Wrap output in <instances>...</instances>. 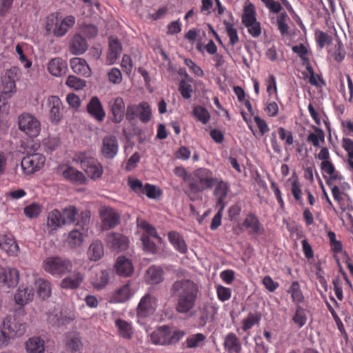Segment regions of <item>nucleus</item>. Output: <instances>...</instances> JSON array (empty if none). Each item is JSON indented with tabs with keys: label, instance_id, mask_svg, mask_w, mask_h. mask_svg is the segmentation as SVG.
<instances>
[{
	"label": "nucleus",
	"instance_id": "f257e3e1",
	"mask_svg": "<svg viewBox=\"0 0 353 353\" xmlns=\"http://www.w3.org/2000/svg\"><path fill=\"white\" fill-rule=\"evenodd\" d=\"M170 291L176 301L177 313L187 315L194 310L199 292L198 284L190 279H179L172 284Z\"/></svg>",
	"mask_w": 353,
	"mask_h": 353
},
{
	"label": "nucleus",
	"instance_id": "f03ea898",
	"mask_svg": "<svg viewBox=\"0 0 353 353\" xmlns=\"http://www.w3.org/2000/svg\"><path fill=\"white\" fill-rule=\"evenodd\" d=\"M216 182V177L212 170L201 167L191 172V179L188 189L185 193L190 200H195V195L205 190H211Z\"/></svg>",
	"mask_w": 353,
	"mask_h": 353
},
{
	"label": "nucleus",
	"instance_id": "7ed1b4c3",
	"mask_svg": "<svg viewBox=\"0 0 353 353\" xmlns=\"http://www.w3.org/2000/svg\"><path fill=\"white\" fill-rule=\"evenodd\" d=\"M73 161L80 164L81 168L92 179L96 180L102 176L103 169L101 164L94 157L91 151H83L76 153Z\"/></svg>",
	"mask_w": 353,
	"mask_h": 353
},
{
	"label": "nucleus",
	"instance_id": "20e7f679",
	"mask_svg": "<svg viewBox=\"0 0 353 353\" xmlns=\"http://www.w3.org/2000/svg\"><path fill=\"white\" fill-rule=\"evenodd\" d=\"M185 334V332L183 330L162 325L151 334L150 339L155 345H169L178 343Z\"/></svg>",
	"mask_w": 353,
	"mask_h": 353
},
{
	"label": "nucleus",
	"instance_id": "39448f33",
	"mask_svg": "<svg viewBox=\"0 0 353 353\" xmlns=\"http://www.w3.org/2000/svg\"><path fill=\"white\" fill-rule=\"evenodd\" d=\"M75 21L76 19L72 15L59 19L57 14L52 13L46 17L45 28L48 33H52L57 37H62L69 28L73 27Z\"/></svg>",
	"mask_w": 353,
	"mask_h": 353
},
{
	"label": "nucleus",
	"instance_id": "423d86ee",
	"mask_svg": "<svg viewBox=\"0 0 353 353\" xmlns=\"http://www.w3.org/2000/svg\"><path fill=\"white\" fill-rule=\"evenodd\" d=\"M61 214L64 225H71L76 223L83 230H87L90 221V212L81 211V213L74 205H69L62 209Z\"/></svg>",
	"mask_w": 353,
	"mask_h": 353
},
{
	"label": "nucleus",
	"instance_id": "0eeeda50",
	"mask_svg": "<svg viewBox=\"0 0 353 353\" xmlns=\"http://www.w3.org/2000/svg\"><path fill=\"white\" fill-rule=\"evenodd\" d=\"M43 270L54 276L61 277L64 274L71 272L72 269V261L66 258L61 256L47 257L42 264Z\"/></svg>",
	"mask_w": 353,
	"mask_h": 353
},
{
	"label": "nucleus",
	"instance_id": "6e6552de",
	"mask_svg": "<svg viewBox=\"0 0 353 353\" xmlns=\"http://www.w3.org/2000/svg\"><path fill=\"white\" fill-rule=\"evenodd\" d=\"M242 23L248 28V33L254 38L261 34V23L256 20L255 8L253 4L245 6L242 14Z\"/></svg>",
	"mask_w": 353,
	"mask_h": 353
},
{
	"label": "nucleus",
	"instance_id": "1a4fd4ad",
	"mask_svg": "<svg viewBox=\"0 0 353 353\" xmlns=\"http://www.w3.org/2000/svg\"><path fill=\"white\" fill-rule=\"evenodd\" d=\"M19 129L30 137H37L41 132L40 121L32 114L23 112L18 117Z\"/></svg>",
	"mask_w": 353,
	"mask_h": 353
},
{
	"label": "nucleus",
	"instance_id": "9d476101",
	"mask_svg": "<svg viewBox=\"0 0 353 353\" xmlns=\"http://www.w3.org/2000/svg\"><path fill=\"white\" fill-rule=\"evenodd\" d=\"M46 157L40 153L27 154L22 159L21 165L23 172L32 174L44 166Z\"/></svg>",
	"mask_w": 353,
	"mask_h": 353
},
{
	"label": "nucleus",
	"instance_id": "9b49d317",
	"mask_svg": "<svg viewBox=\"0 0 353 353\" xmlns=\"http://www.w3.org/2000/svg\"><path fill=\"white\" fill-rule=\"evenodd\" d=\"M19 74L20 70L16 67L11 68L6 72L1 77L0 86V90L3 94L10 97L11 94L16 92L15 81L18 79Z\"/></svg>",
	"mask_w": 353,
	"mask_h": 353
},
{
	"label": "nucleus",
	"instance_id": "f8f14e48",
	"mask_svg": "<svg viewBox=\"0 0 353 353\" xmlns=\"http://www.w3.org/2000/svg\"><path fill=\"white\" fill-rule=\"evenodd\" d=\"M4 332H6L10 338L23 336L27 329V324L21 322L17 319H12L10 317H6L2 323Z\"/></svg>",
	"mask_w": 353,
	"mask_h": 353
},
{
	"label": "nucleus",
	"instance_id": "ddd939ff",
	"mask_svg": "<svg viewBox=\"0 0 353 353\" xmlns=\"http://www.w3.org/2000/svg\"><path fill=\"white\" fill-rule=\"evenodd\" d=\"M101 228L108 230L115 228L120 223V215L116 210L110 207H105L100 211Z\"/></svg>",
	"mask_w": 353,
	"mask_h": 353
},
{
	"label": "nucleus",
	"instance_id": "4468645a",
	"mask_svg": "<svg viewBox=\"0 0 353 353\" xmlns=\"http://www.w3.org/2000/svg\"><path fill=\"white\" fill-rule=\"evenodd\" d=\"M105 243L110 249L117 252L127 250L129 245L128 238L117 232L109 233L106 236Z\"/></svg>",
	"mask_w": 353,
	"mask_h": 353
},
{
	"label": "nucleus",
	"instance_id": "2eb2a0df",
	"mask_svg": "<svg viewBox=\"0 0 353 353\" xmlns=\"http://www.w3.org/2000/svg\"><path fill=\"white\" fill-rule=\"evenodd\" d=\"M156 307L157 299L150 294H146L141 299L137 306V315L142 318L149 316L155 312Z\"/></svg>",
	"mask_w": 353,
	"mask_h": 353
},
{
	"label": "nucleus",
	"instance_id": "dca6fc26",
	"mask_svg": "<svg viewBox=\"0 0 353 353\" xmlns=\"http://www.w3.org/2000/svg\"><path fill=\"white\" fill-rule=\"evenodd\" d=\"M19 281V272L16 268H6L0 265V284L8 288L16 287Z\"/></svg>",
	"mask_w": 353,
	"mask_h": 353
},
{
	"label": "nucleus",
	"instance_id": "f3484780",
	"mask_svg": "<svg viewBox=\"0 0 353 353\" xmlns=\"http://www.w3.org/2000/svg\"><path fill=\"white\" fill-rule=\"evenodd\" d=\"M214 187L213 194L216 199V207H220V210H223L226 205L225 200L229 192V185L216 177V182Z\"/></svg>",
	"mask_w": 353,
	"mask_h": 353
},
{
	"label": "nucleus",
	"instance_id": "a211bd4d",
	"mask_svg": "<svg viewBox=\"0 0 353 353\" xmlns=\"http://www.w3.org/2000/svg\"><path fill=\"white\" fill-rule=\"evenodd\" d=\"M242 225L245 229L249 230L250 234L261 236L265 233L263 225L254 213H248L243 221Z\"/></svg>",
	"mask_w": 353,
	"mask_h": 353
},
{
	"label": "nucleus",
	"instance_id": "6ab92c4d",
	"mask_svg": "<svg viewBox=\"0 0 353 353\" xmlns=\"http://www.w3.org/2000/svg\"><path fill=\"white\" fill-rule=\"evenodd\" d=\"M63 341L68 352L70 353H81L83 343L79 332H71L65 333Z\"/></svg>",
	"mask_w": 353,
	"mask_h": 353
},
{
	"label": "nucleus",
	"instance_id": "aec40b11",
	"mask_svg": "<svg viewBox=\"0 0 353 353\" xmlns=\"http://www.w3.org/2000/svg\"><path fill=\"white\" fill-rule=\"evenodd\" d=\"M49 108V117L52 123H58L62 118V103L57 96H50L48 98Z\"/></svg>",
	"mask_w": 353,
	"mask_h": 353
},
{
	"label": "nucleus",
	"instance_id": "412c9836",
	"mask_svg": "<svg viewBox=\"0 0 353 353\" xmlns=\"http://www.w3.org/2000/svg\"><path fill=\"white\" fill-rule=\"evenodd\" d=\"M119 144L117 138L112 135L104 137L102 141L101 153L107 159L114 158L118 152Z\"/></svg>",
	"mask_w": 353,
	"mask_h": 353
},
{
	"label": "nucleus",
	"instance_id": "4be33fe9",
	"mask_svg": "<svg viewBox=\"0 0 353 353\" xmlns=\"http://www.w3.org/2000/svg\"><path fill=\"white\" fill-rule=\"evenodd\" d=\"M59 170L61 172L63 177L71 183L83 184L86 181L84 174L72 166L62 165Z\"/></svg>",
	"mask_w": 353,
	"mask_h": 353
},
{
	"label": "nucleus",
	"instance_id": "5701e85b",
	"mask_svg": "<svg viewBox=\"0 0 353 353\" xmlns=\"http://www.w3.org/2000/svg\"><path fill=\"white\" fill-rule=\"evenodd\" d=\"M112 114V121L115 123H121L125 116V104L121 97H116L109 102Z\"/></svg>",
	"mask_w": 353,
	"mask_h": 353
},
{
	"label": "nucleus",
	"instance_id": "b1692460",
	"mask_svg": "<svg viewBox=\"0 0 353 353\" xmlns=\"http://www.w3.org/2000/svg\"><path fill=\"white\" fill-rule=\"evenodd\" d=\"M87 111L96 121L101 122L104 120L105 112L97 97L91 98L87 105Z\"/></svg>",
	"mask_w": 353,
	"mask_h": 353
},
{
	"label": "nucleus",
	"instance_id": "393cba45",
	"mask_svg": "<svg viewBox=\"0 0 353 353\" xmlns=\"http://www.w3.org/2000/svg\"><path fill=\"white\" fill-rule=\"evenodd\" d=\"M0 248L10 256H17L19 250L18 243L10 234L0 235Z\"/></svg>",
	"mask_w": 353,
	"mask_h": 353
},
{
	"label": "nucleus",
	"instance_id": "a878e982",
	"mask_svg": "<svg viewBox=\"0 0 353 353\" xmlns=\"http://www.w3.org/2000/svg\"><path fill=\"white\" fill-rule=\"evenodd\" d=\"M88 47L86 39L78 33L72 37L69 43L70 52L74 55L83 54L88 50Z\"/></svg>",
	"mask_w": 353,
	"mask_h": 353
},
{
	"label": "nucleus",
	"instance_id": "bb28decb",
	"mask_svg": "<svg viewBox=\"0 0 353 353\" xmlns=\"http://www.w3.org/2000/svg\"><path fill=\"white\" fill-rule=\"evenodd\" d=\"M48 71L50 74L54 77H61L65 74L68 70V63L60 57L52 59L47 65Z\"/></svg>",
	"mask_w": 353,
	"mask_h": 353
},
{
	"label": "nucleus",
	"instance_id": "cd10ccee",
	"mask_svg": "<svg viewBox=\"0 0 353 353\" xmlns=\"http://www.w3.org/2000/svg\"><path fill=\"white\" fill-rule=\"evenodd\" d=\"M134 294L130 283L128 282L123 286L117 289L110 296V303H124L129 300Z\"/></svg>",
	"mask_w": 353,
	"mask_h": 353
},
{
	"label": "nucleus",
	"instance_id": "c85d7f7f",
	"mask_svg": "<svg viewBox=\"0 0 353 353\" xmlns=\"http://www.w3.org/2000/svg\"><path fill=\"white\" fill-rule=\"evenodd\" d=\"M70 65L74 73L84 77L91 76V69L84 59L80 57L72 58L70 61Z\"/></svg>",
	"mask_w": 353,
	"mask_h": 353
},
{
	"label": "nucleus",
	"instance_id": "c756f323",
	"mask_svg": "<svg viewBox=\"0 0 353 353\" xmlns=\"http://www.w3.org/2000/svg\"><path fill=\"white\" fill-rule=\"evenodd\" d=\"M223 347L228 353H241L242 350L240 339L234 332H229L225 335Z\"/></svg>",
	"mask_w": 353,
	"mask_h": 353
},
{
	"label": "nucleus",
	"instance_id": "7c9ffc66",
	"mask_svg": "<svg viewBox=\"0 0 353 353\" xmlns=\"http://www.w3.org/2000/svg\"><path fill=\"white\" fill-rule=\"evenodd\" d=\"M122 52V46L118 39L110 37L109 38V48L107 53V62L113 64L116 62Z\"/></svg>",
	"mask_w": 353,
	"mask_h": 353
},
{
	"label": "nucleus",
	"instance_id": "2f4dec72",
	"mask_svg": "<svg viewBox=\"0 0 353 353\" xmlns=\"http://www.w3.org/2000/svg\"><path fill=\"white\" fill-rule=\"evenodd\" d=\"M83 275L79 271H74L72 275L64 278L60 283L63 289L74 290L78 288L83 281Z\"/></svg>",
	"mask_w": 353,
	"mask_h": 353
},
{
	"label": "nucleus",
	"instance_id": "473e14b6",
	"mask_svg": "<svg viewBox=\"0 0 353 353\" xmlns=\"http://www.w3.org/2000/svg\"><path fill=\"white\" fill-rule=\"evenodd\" d=\"M115 327L118 334L124 339H132L134 330L132 324L123 319H118L115 321Z\"/></svg>",
	"mask_w": 353,
	"mask_h": 353
},
{
	"label": "nucleus",
	"instance_id": "72a5a7b5",
	"mask_svg": "<svg viewBox=\"0 0 353 353\" xmlns=\"http://www.w3.org/2000/svg\"><path fill=\"white\" fill-rule=\"evenodd\" d=\"M168 240L174 249L181 254H186L188 246L183 236L175 231H171L168 234Z\"/></svg>",
	"mask_w": 353,
	"mask_h": 353
},
{
	"label": "nucleus",
	"instance_id": "f704fd0d",
	"mask_svg": "<svg viewBox=\"0 0 353 353\" xmlns=\"http://www.w3.org/2000/svg\"><path fill=\"white\" fill-rule=\"evenodd\" d=\"M33 296L34 293L32 288L22 286L17 290L14 295V300L17 305L23 306L31 301Z\"/></svg>",
	"mask_w": 353,
	"mask_h": 353
},
{
	"label": "nucleus",
	"instance_id": "c9c22d12",
	"mask_svg": "<svg viewBox=\"0 0 353 353\" xmlns=\"http://www.w3.org/2000/svg\"><path fill=\"white\" fill-rule=\"evenodd\" d=\"M116 272L123 276H129L133 272V266L131 261L124 256H119L115 264Z\"/></svg>",
	"mask_w": 353,
	"mask_h": 353
},
{
	"label": "nucleus",
	"instance_id": "e433bc0d",
	"mask_svg": "<svg viewBox=\"0 0 353 353\" xmlns=\"http://www.w3.org/2000/svg\"><path fill=\"white\" fill-rule=\"evenodd\" d=\"M137 227L142 230L141 238H153L161 241V238L158 236L156 228L148 223L146 221L137 219Z\"/></svg>",
	"mask_w": 353,
	"mask_h": 353
},
{
	"label": "nucleus",
	"instance_id": "4c0bfd02",
	"mask_svg": "<svg viewBox=\"0 0 353 353\" xmlns=\"http://www.w3.org/2000/svg\"><path fill=\"white\" fill-rule=\"evenodd\" d=\"M261 319V313L250 312L246 317L241 321V329L243 332H248L255 325L260 323Z\"/></svg>",
	"mask_w": 353,
	"mask_h": 353
},
{
	"label": "nucleus",
	"instance_id": "58836bf2",
	"mask_svg": "<svg viewBox=\"0 0 353 353\" xmlns=\"http://www.w3.org/2000/svg\"><path fill=\"white\" fill-rule=\"evenodd\" d=\"M28 353H43L45 350V342L40 337H32L26 343Z\"/></svg>",
	"mask_w": 353,
	"mask_h": 353
},
{
	"label": "nucleus",
	"instance_id": "ea45409f",
	"mask_svg": "<svg viewBox=\"0 0 353 353\" xmlns=\"http://www.w3.org/2000/svg\"><path fill=\"white\" fill-rule=\"evenodd\" d=\"M48 227L51 230H56L63 224L61 211L55 209L49 212L47 221Z\"/></svg>",
	"mask_w": 353,
	"mask_h": 353
},
{
	"label": "nucleus",
	"instance_id": "a19ab883",
	"mask_svg": "<svg viewBox=\"0 0 353 353\" xmlns=\"http://www.w3.org/2000/svg\"><path fill=\"white\" fill-rule=\"evenodd\" d=\"M163 274L161 267L152 265L147 270V279L150 284H159L163 281Z\"/></svg>",
	"mask_w": 353,
	"mask_h": 353
},
{
	"label": "nucleus",
	"instance_id": "79ce46f5",
	"mask_svg": "<svg viewBox=\"0 0 353 353\" xmlns=\"http://www.w3.org/2000/svg\"><path fill=\"white\" fill-rule=\"evenodd\" d=\"M103 243L99 240L94 241L88 250L89 259L91 261H97L103 256Z\"/></svg>",
	"mask_w": 353,
	"mask_h": 353
},
{
	"label": "nucleus",
	"instance_id": "37998d69",
	"mask_svg": "<svg viewBox=\"0 0 353 353\" xmlns=\"http://www.w3.org/2000/svg\"><path fill=\"white\" fill-rule=\"evenodd\" d=\"M37 294L42 299H48L51 294L50 283L43 279L39 278L35 282Z\"/></svg>",
	"mask_w": 353,
	"mask_h": 353
},
{
	"label": "nucleus",
	"instance_id": "c03bdc74",
	"mask_svg": "<svg viewBox=\"0 0 353 353\" xmlns=\"http://www.w3.org/2000/svg\"><path fill=\"white\" fill-rule=\"evenodd\" d=\"M314 132H310L307 137V142L310 143L315 148H319L321 143L325 142V134L321 128L313 126Z\"/></svg>",
	"mask_w": 353,
	"mask_h": 353
},
{
	"label": "nucleus",
	"instance_id": "a18cd8bd",
	"mask_svg": "<svg viewBox=\"0 0 353 353\" xmlns=\"http://www.w3.org/2000/svg\"><path fill=\"white\" fill-rule=\"evenodd\" d=\"M288 293L290 294L292 301L295 303H301L304 301V296L301 290L300 285L296 281H292L288 290Z\"/></svg>",
	"mask_w": 353,
	"mask_h": 353
},
{
	"label": "nucleus",
	"instance_id": "49530a36",
	"mask_svg": "<svg viewBox=\"0 0 353 353\" xmlns=\"http://www.w3.org/2000/svg\"><path fill=\"white\" fill-rule=\"evenodd\" d=\"M194 117L203 124H207L210 119V114L208 110L201 105H196L193 108Z\"/></svg>",
	"mask_w": 353,
	"mask_h": 353
},
{
	"label": "nucleus",
	"instance_id": "de8ad7c7",
	"mask_svg": "<svg viewBox=\"0 0 353 353\" xmlns=\"http://www.w3.org/2000/svg\"><path fill=\"white\" fill-rule=\"evenodd\" d=\"M137 117L143 123H147L151 118V109L146 102L137 105Z\"/></svg>",
	"mask_w": 353,
	"mask_h": 353
},
{
	"label": "nucleus",
	"instance_id": "09e8293b",
	"mask_svg": "<svg viewBox=\"0 0 353 353\" xmlns=\"http://www.w3.org/2000/svg\"><path fill=\"white\" fill-rule=\"evenodd\" d=\"M216 310L217 309L214 306H204L199 318V325L204 326L210 319L213 318Z\"/></svg>",
	"mask_w": 353,
	"mask_h": 353
},
{
	"label": "nucleus",
	"instance_id": "8fccbe9b",
	"mask_svg": "<svg viewBox=\"0 0 353 353\" xmlns=\"http://www.w3.org/2000/svg\"><path fill=\"white\" fill-rule=\"evenodd\" d=\"M43 207L38 203H32L23 209L24 214L29 219L37 218L41 213Z\"/></svg>",
	"mask_w": 353,
	"mask_h": 353
},
{
	"label": "nucleus",
	"instance_id": "3c124183",
	"mask_svg": "<svg viewBox=\"0 0 353 353\" xmlns=\"http://www.w3.org/2000/svg\"><path fill=\"white\" fill-rule=\"evenodd\" d=\"M206 336L202 333H197L189 336L186 339V346L188 348H196L202 345Z\"/></svg>",
	"mask_w": 353,
	"mask_h": 353
},
{
	"label": "nucleus",
	"instance_id": "603ef678",
	"mask_svg": "<svg viewBox=\"0 0 353 353\" xmlns=\"http://www.w3.org/2000/svg\"><path fill=\"white\" fill-rule=\"evenodd\" d=\"M68 241L71 247H79L83 242V234L78 230H73L70 232Z\"/></svg>",
	"mask_w": 353,
	"mask_h": 353
},
{
	"label": "nucleus",
	"instance_id": "864d4df0",
	"mask_svg": "<svg viewBox=\"0 0 353 353\" xmlns=\"http://www.w3.org/2000/svg\"><path fill=\"white\" fill-rule=\"evenodd\" d=\"M307 319L305 310L300 305H297L292 317L293 322L298 325L299 328H301L305 325Z\"/></svg>",
	"mask_w": 353,
	"mask_h": 353
},
{
	"label": "nucleus",
	"instance_id": "5fc2aeb1",
	"mask_svg": "<svg viewBox=\"0 0 353 353\" xmlns=\"http://www.w3.org/2000/svg\"><path fill=\"white\" fill-rule=\"evenodd\" d=\"M314 36L316 42L321 49H323L326 45L331 44L332 41V37L321 30H316Z\"/></svg>",
	"mask_w": 353,
	"mask_h": 353
},
{
	"label": "nucleus",
	"instance_id": "6e6d98bb",
	"mask_svg": "<svg viewBox=\"0 0 353 353\" xmlns=\"http://www.w3.org/2000/svg\"><path fill=\"white\" fill-rule=\"evenodd\" d=\"M223 24L225 28L228 36L230 38L229 43L231 46H234L239 41L237 30L234 28L233 23L224 21Z\"/></svg>",
	"mask_w": 353,
	"mask_h": 353
},
{
	"label": "nucleus",
	"instance_id": "4d7b16f0",
	"mask_svg": "<svg viewBox=\"0 0 353 353\" xmlns=\"http://www.w3.org/2000/svg\"><path fill=\"white\" fill-rule=\"evenodd\" d=\"M341 145L347 153V163L350 168L353 169V140L350 138H343Z\"/></svg>",
	"mask_w": 353,
	"mask_h": 353
},
{
	"label": "nucleus",
	"instance_id": "13d9d810",
	"mask_svg": "<svg viewBox=\"0 0 353 353\" xmlns=\"http://www.w3.org/2000/svg\"><path fill=\"white\" fill-rule=\"evenodd\" d=\"M66 85L71 88L79 90L85 86V81L74 75H70L66 80Z\"/></svg>",
	"mask_w": 353,
	"mask_h": 353
},
{
	"label": "nucleus",
	"instance_id": "bf43d9fd",
	"mask_svg": "<svg viewBox=\"0 0 353 353\" xmlns=\"http://www.w3.org/2000/svg\"><path fill=\"white\" fill-rule=\"evenodd\" d=\"M288 19V16L285 12L280 13L277 17L278 29L282 35H285L288 33L289 26L286 22Z\"/></svg>",
	"mask_w": 353,
	"mask_h": 353
},
{
	"label": "nucleus",
	"instance_id": "052dcab7",
	"mask_svg": "<svg viewBox=\"0 0 353 353\" xmlns=\"http://www.w3.org/2000/svg\"><path fill=\"white\" fill-rule=\"evenodd\" d=\"M108 272L106 270H103L96 275L95 281H93V285L97 288H102L108 283Z\"/></svg>",
	"mask_w": 353,
	"mask_h": 353
},
{
	"label": "nucleus",
	"instance_id": "680f3d73",
	"mask_svg": "<svg viewBox=\"0 0 353 353\" xmlns=\"http://www.w3.org/2000/svg\"><path fill=\"white\" fill-rule=\"evenodd\" d=\"M291 192L294 198V199L297 201H299L302 199V190H301V185L299 182L298 177L296 176L292 182L291 184Z\"/></svg>",
	"mask_w": 353,
	"mask_h": 353
},
{
	"label": "nucleus",
	"instance_id": "e2e57ef3",
	"mask_svg": "<svg viewBox=\"0 0 353 353\" xmlns=\"http://www.w3.org/2000/svg\"><path fill=\"white\" fill-rule=\"evenodd\" d=\"M217 297L219 301L225 302L231 298L232 291L230 288L219 285L216 287Z\"/></svg>",
	"mask_w": 353,
	"mask_h": 353
},
{
	"label": "nucleus",
	"instance_id": "0e129e2a",
	"mask_svg": "<svg viewBox=\"0 0 353 353\" xmlns=\"http://www.w3.org/2000/svg\"><path fill=\"white\" fill-rule=\"evenodd\" d=\"M278 134L280 139L285 141L286 145H291L294 143V137L291 131L285 130L283 127L278 128Z\"/></svg>",
	"mask_w": 353,
	"mask_h": 353
},
{
	"label": "nucleus",
	"instance_id": "69168bd1",
	"mask_svg": "<svg viewBox=\"0 0 353 353\" xmlns=\"http://www.w3.org/2000/svg\"><path fill=\"white\" fill-rule=\"evenodd\" d=\"M327 236L330 240L331 250L335 253H340L343 250V245L340 241L336 239V234L332 231H329Z\"/></svg>",
	"mask_w": 353,
	"mask_h": 353
},
{
	"label": "nucleus",
	"instance_id": "338daca9",
	"mask_svg": "<svg viewBox=\"0 0 353 353\" xmlns=\"http://www.w3.org/2000/svg\"><path fill=\"white\" fill-rule=\"evenodd\" d=\"M292 50L294 53H296L299 55L301 59L302 63L310 59L308 56V50L304 44L301 43L297 46H294L292 48Z\"/></svg>",
	"mask_w": 353,
	"mask_h": 353
},
{
	"label": "nucleus",
	"instance_id": "774afa93",
	"mask_svg": "<svg viewBox=\"0 0 353 353\" xmlns=\"http://www.w3.org/2000/svg\"><path fill=\"white\" fill-rule=\"evenodd\" d=\"M174 174L181 178L189 186L191 179V172H188L186 169L182 166H177L173 170Z\"/></svg>",
	"mask_w": 353,
	"mask_h": 353
}]
</instances>
